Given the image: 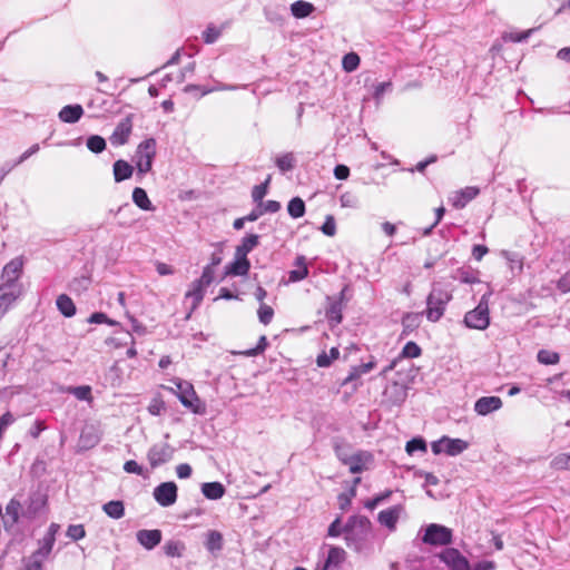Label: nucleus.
<instances>
[{
	"instance_id": "obj_63",
	"label": "nucleus",
	"mask_w": 570,
	"mask_h": 570,
	"mask_svg": "<svg viewBox=\"0 0 570 570\" xmlns=\"http://www.w3.org/2000/svg\"><path fill=\"white\" fill-rule=\"evenodd\" d=\"M557 288L562 293L570 292V272L562 275L557 282Z\"/></svg>"
},
{
	"instance_id": "obj_30",
	"label": "nucleus",
	"mask_w": 570,
	"mask_h": 570,
	"mask_svg": "<svg viewBox=\"0 0 570 570\" xmlns=\"http://www.w3.org/2000/svg\"><path fill=\"white\" fill-rule=\"evenodd\" d=\"M132 202L137 207H139L142 210H154L155 207L153 206L146 190L141 187H135L132 190Z\"/></svg>"
},
{
	"instance_id": "obj_51",
	"label": "nucleus",
	"mask_w": 570,
	"mask_h": 570,
	"mask_svg": "<svg viewBox=\"0 0 570 570\" xmlns=\"http://www.w3.org/2000/svg\"><path fill=\"white\" fill-rule=\"evenodd\" d=\"M321 230L326 236L333 237L336 234V222L332 215H327L323 225L321 226Z\"/></svg>"
},
{
	"instance_id": "obj_37",
	"label": "nucleus",
	"mask_w": 570,
	"mask_h": 570,
	"mask_svg": "<svg viewBox=\"0 0 570 570\" xmlns=\"http://www.w3.org/2000/svg\"><path fill=\"white\" fill-rule=\"evenodd\" d=\"M295 265L297 266L296 269H293L289 272V281L291 282H299L307 277L308 275V268L305 264V257L298 256L296 258Z\"/></svg>"
},
{
	"instance_id": "obj_20",
	"label": "nucleus",
	"mask_w": 570,
	"mask_h": 570,
	"mask_svg": "<svg viewBox=\"0 0 570 570\" xmlns=\"http://www.w3.org/2000/svg\"><path fill=\"white\" fill-rule=\"evenodd\" d=\"M479 195V188L476 187H465L455 193L452 204L455 208L461 209L466 206L469 202L474 199Z\"/></svg>"
},
{
	"instance_id": "obj_12",
	"label": "nucleus",
	"mask_w": 570,
	"mask_h": 570,
	"mask_svg": "<svg viewBox=\"0 0 570 570\" xmlns=\"http://www.w3.org/2000/svg\"><path fill=\"white\" fill-rule=\"evenodd\" d=\"M439 558L450 570H470L468 559L458 549L446 548L439 554Z\"/></svg>"
},
{
	"instance_id": "obj_3",
	"label": "nucleus",
	"mask_w": 570,
	"mask_h": 570,
	"mask_svg": "<svg viewBox=\"0 0 570 570\" xmlns=\"http://www.w3.org/2000/svg\"><path fill=\"white\" fill-rule=\"evenodd\" d=\"M492 291L484 293L475 308L469 311L464 315L463 323L468 328L485 330L490 325L489 301Z\"/></svg>"
},
{
	"instance_id": "obj_35",
	"label": "nucleus",
	"mask_w": 570,
	"mask_h": 570,
	"mask_svg": "<svg viewBox=\"0 0 570 570\" xmlns=\"http://www.w3.org/2000/svg\"><path fill=\"white\" fill-rule=\"evenodd\" d=\"M314 6L309 2L298 0L292 3L291 11L295 18L302 19L308 17L314 11Z\"/></svg>"
},
{
	"instance_id": "obj_34",
	"label": "nucleus",
	"mask_w": 570,
	"mask_h": 570,
	"mask_svg": "<svg viewBox=\"0 0 570 570\" xmlns=\"http://www.w3.org/2000/svg\"><path fill=\"white\" fill-rule=\"evenodd\" d=\"M478 274L471 267H461L456 269L454 278L464 284H475L480 282Z\"/></svg>"
},
{
	"instance_id": "obj_55",
	"label": "nucleus",
	"mask_w": 570,
	"mask_h": 570,
	"mask_svg": "<svg viewBox=\"0 0 570 570\" xmlns=\"http://www.w3.org/2000/svg\"><path fill=\"white\" fill-rule=\"evenodd\" d=\"M392 90V82L391 81H383L377 83L374 87L373 97L376 101H380L385 92Z\"/></svg>"
},
{
	"instance_id": "obj_21",
	"label": "nucleus",
	"mask_w": 570,
	"mask_h": 570,
	"mask_svg": "<svg viewBox=\"0 0 570 570\" xmlns=\"http://www.w3.org/2000/svg\"><path fill=\"white\" fill-rule=\"evenodd\" d=\"M83 115V108L76 105H67L59 111V119L62 122L75 124L77 122Z\"/></svg>"
},
{
	"instance_id": "obj_6",
	"label": "nucleus",
	"mask_w": 570,
	"mask_h": 570,
	"mask_svg": "<svg viewBox=\"0 0 570 570\" xmlns=\"http://www.w3.org/2000/svg\"><path fill=\"white\" fill-rule=\"evenodd\" d=\"M453 540V531L439 523H430L425 527L422 541L430 546H448Z\"/></svg>"
},
{
	"instance_id": "obj_47",
	"label": "nucleus",
	"mask_w": 570,
	"mask_h": 570,
	"mask_svg": "<svg viewBox=\"0 0 570 570\" xmlns=\"http://www.w3.org/2000/svg\"><path fill=\"white\" fill-rule=\"evenodd\" d=\"M269 180L271 178L268 177L263 184L254 186L252 190V198L255 203H263V198L267 194Z\"/></svg>"
},
{
	"instance_id": "obj_36",
	"label": "nucleus",
	"mask_w": 570,
	"mask_h": 570,
	"mask_svg": "<svg viewBox=\"0 0 570 570\" xmlns=\"http://www.w3.org/2000/svg\"><path fill=\"white\" fill-rule=\"evenodd\" d=\"M275 165L282 173H287L294 169L296 158L293 153H285L275 158Z\"/></svg>"
},
{
	"instance_id": "obj_26",
	"label": "nucleus",
	"mask_w": 570,
	"mask_h": 570,
	"mask_svg": "<svg viewBox=\"0 0 570 570\" xmlns=\"http://www.w3.org/2000/svg\"><path fill=\"white\" fill-rule=\"evenodd\" d=\"M224 546L223 534L217 530H209L206 534L205 547L210 553L222 551Z\"/></svg>"
},
{
	"instance_id": "obj_46",
	"label": "nucleus",
	"mask_w": 570,
	"mask_h": 570,
	"mask_svg": "<svg viewBox=\"0 0 570 570\" xmlns=\"http://www.w3.org/2000/svg\"><path fill=\"white\" fill-rule=\"evenodd\" d=\"M538 362L546 365L557 364L560 360V356L556 352L540 350L537 355Z\"/></svg>"
},
{
	"instance_id": "obj_15",
	"label": "nucleus",
	"mask_w": 570,
	"mask_h": 570,
	"mask_svg": "<svg viewBox=\"0 0 570 570\" xmlns=\"http://www.w3.org/2000/svg\"><path fill=\"white\" fill-rule=\"evenodd\" d=\"M503 403L499 396H482L474 403V411L482 416L499 411Z\"/></svg>"
},
{
	"instance_id": "obj_4",
	"label": "nucleus",
	"mask_w": 570,
	"mask_h": 570,
	"mask_svg": "<svg viewBox=\"0 0 570 570\" xmlns=\"http://www.w3.org/2000/svg\"><path fill=\"white\" fill-rule=\"evenodd\" d=\"M156 146L154 138H147L137 146L132 160L139 175H145L151 170L156 157Z\"/></svg>"
},
{
	"instance_id": "obj_5",
	"label": "nucleus",
	"mask_w": 570,
	"mask_h": 570,
	"mask_svg": "<svg viewBox=\"0 0 570 570\" xmlns=\"http://www.w3.org/2000/svg\"><path fill=\"white\" fill-rule=\"evenodd\" d=\"M176 395L180 403L189 409L193 413L202 414L205 411V405L197 396L191 383L183 380L175 381Z\"/></svg>"
},
{
	"instance_id": "obj_49",
	"label": "nucleus",
	"mask_w": 570,
	"mask_h": 570,
	"mask_svg": "<svg viewBox=\"0 0 570 570\" xmlns=\"http://www.w3.org/2000/svg\"><path fill=\"white\" fill-rule=\"evenodd\" d=\"M405 450L410 455L417 451L426 452V443L422 438H414L406 443Z\"/></svg>"
},
{
	"instance_id": "obj_10",
	"label": "nucleus",
	"mask_w": 570,
	"mask_h": 570,
	"mask_svg": "<svg viewBox=\"0 0 570 570\" xmlns=\"http://www.w3.org/2000/svg\"><path fill=\"white\" fill-rule=\"evenodd\" d=\"M132 115H127L125 118H122L114 129L111 136L109 137V140L111 145L114 146H122L127 144L131 131H132Z\"/></svg>"
},
{
	"instance_id": "obj_60",
	"label": "nucleus",
	"mask_w": 570,
	"mask_h": 570,
	"mask_svg": "<svg viewBox=\"0 0 570 570\" xmlns=\"http://www.w3.org/2000/svg\"><path fill=\"white\" fill-rule=\"evenodd\" d=\"M219 35L220 32L215 27H208L203 32V38L206 43H214L218 39Z\"/></svg>"
},
{
	"instance_id": "obj_58",
	"label": "nucleus",
	"mask_w": 570,
	"mask_h": 570,
	"mask_svg": "<svg viewBox=\"0 0 570 570\" xmlns=\"http://www.w3.org/2000/svg\"><path fill=\"white\" fill-rule=\"evenodd\" d=\"M214 276H215V271H214L213 266L207 265L204 267L202 276L197 281L208 287L213 283Z\"/></svg>"
},
{
	"instance_id": "obj_33",
	"label": "nucleus",
	"mask_w": 570,
	"mask_h": 570,
	"mask_svg": "<svg viewBox=\"0 0 570 570\" xmlns=\"http://www.w3.org/2000/svg\"><path fill=\"white\" fill-rule=\"evenodd\" d=\"M102 510L108 517L112 519H120L125 515L124 502L119 500H114L105 503L102 505Z\"/></svg>"
},
{
	"instance_id": "obj_25",
	"label": "nucleus",
	"mask_w": 570,
	"mask_h": 570,
	"mask_svg": "<svg viewBox=\"0 0 570 570\" xmlns=\"http://www.w3.org/2000/svg\"><path fill=\"white\" fill-rule=\"evenodd\" d=\"M115 181L120 183L132 176L134 167L126 160L119 159L114 163Z\"/></svg>"
},
{
	"instance_id": "obj_48",
	"label": "nucleus",
	"mask_w": 570,
	"mask_h": 570,
	"mask_svg": "<svg viewBox=\"0 0 570 570\" xmlns=\"http://www.w3.org/2000/svg\"><path fill=\"white\" fill-rule=\"evenodd\" d=\"M551 466L556 470H570V453H562L554 456Z\"/></svg>"
},
{
	"instance_id": "obj_40",
	"label": "nucleus",
	"mask_w": 570,
	"mask_h": 570,
	"mask_svg": "<svg viewBox=\"0 0 570 570\" xmlns=\"http://www.w3.org/2000/svg\"><path fill=\"white\" fill-rule=\"evenodd\" d=\"M340 356V351L337 347H332L330 353L322 352L317 355L316 364L318 367H328L334 360H337Z\"/></svg>"
},
{
	"instance_id": "obj_9",
	"label": "nucleus",
	"mask_w": 570,
	"mask_h": 570,
	"mask_svg": "<svg viewBox=\"0 0 570 570\" xmlns=\"http://www.w3.org/2000/svg\"><path fill=\"white\" fill-rule=\"evenodd\" d=\"M155 501L164 507H170L177 501V485L175 482H163L154 489Z\"/></svg>"
},
{
	"instance_id": "obj_44",
	"label": "nucleus",
	"mask_w": 570,
	"mask_h": 570,
	"mask_svg": "<svg viewBox=\"0 0 570 570\" xmlns=\"http://www.w3.org/2000/svg\"><path fill=\"white\" fill-rule=\"evenodd\" d=\"M360 57L355 52H348L343 57L342 66L346 72H352L360 66Z\"/></svg>"
},
{
	"instance_id": "obj_43",
	"label": "nucleus",
	"mask_w": 570,
	"mask_h": 570,
	"mask_svg": "<svg viewBox=\"0 0 570 570\" xmlns=\"http://www.w3.org/2000/svg\"><path fill=\"white\" fill-rule=\"evenodd\" d=\"M86 145L87 148L95 154H99L106 149V140L98 135L88 137Z\"/></svg>"
},
{
	"instance_id": "obj_42",
	"label": "nucleus",
	"mask_w": 570,
	"mask_h": 570,
	"mask_svg": "<svg viewBox=\"0 0 570 570\" xmlns=\"http://www.w3.org/2000/svg\"><path fill=\"white\" fill-rule=\"evenodd\" d=\"M422 353L421 347L415 342H407L402 348L401 354L397 356L401 358H415L419 357Z\"/></svg>"
},
{
	"instance_id": "obj_18",
	"label": "nucleus",
	"mask_w": 570,
	"mask_h": 570,
	"mask_svg": "<svg viewBox=\"0 0 570 570\" xmlns=\"http://www.w3.org/2000/svg\"><path fill=\"white\" fill-rule=\"evenodd\" d=\"M21 295V285H1L0 303L6 312L12 306L16 299Z\"/></svg>"
},
{
	"instance_id": "obj_11",
	"label": "nucleus",
	"mask_w": 570,
	"mask_h": 570,
	"mask_svg": "<svg viewBox=\"0 0 570 570\" xmlns=\"http://www.w3.org/2000/svg\"><path fill=\"white\" fill-rule=\"evenodd\" d=\"M56 539L52 538V534H45L41 540H39V548L31 556V564L36 570H41L42 562L49 557L52 551Z\"/></svg>"
},
{
	"instance_id": "obj_27",
	"label": "nucleus",
	"mask_w": 570,
	"mask_h": 570,
	"mask_svg": "<svg viewBox=\"0 0 570 570\" xmlns=\"http://www.w3.org/2000/svg\"><path fill=\"white\" fill-rule=\"evenodd\" d=\"M259 244V236L256 234H249L245 236L242 243L236 247L235 256L247 255Z\"/></svg>"
},
{
	"instance_id": "obj_22",
	"label": "nucleus",
	"mask_w": 570,
	"mask_h": 570,
	"mask_svg": "<svg viewBox=\"0 0 570 570\" xmlns=\"http://www.w3.org/2000/svg\"><path fill=\"white\" fill-rule=\"evenodd\" d=\"M206 288L207 286L202 284L197 279L191 283L190 288L187 291L185 295L186 299H191V311L196 309L200 305Z\"/></svg>"
},
{
	"instance_id": "obj_59",
	"label": "nucleus",
	"mask_w": 570,
	"mask_h": 570,
	"mask_svg": "<svg viewBox=\"0 0 570 570\" xmlns=\"http://www.w3.org/2000/svg\"><path fill=\"white\" fill-rule=\"evenodd\" d=\"M344 534V527L341 524V519L336 518L328 527L327 534L330 537L336 538L341 534Z\"/></svg>"
},
{
	"instance_id": "obj_52",
	"label": "nucleus",
	"mask_w": 570,
	"mask_h": 570,
	"mask_svg": "<svg viewBox=\"0 0 570 570\" xmlns=\"http://www.w3.org/2000/svg\"><path fill=\"white\" fill-rule=\"evenodd\" d=\"M340 203L344 208H355L358 205V199L353 193L346 191L340 196Z\"/></svg>"
},
{
	"instance_id": "obj_45",
	"label": "nucleus",
	"mask_w": 570,
	"mask_h": 570,
	"mask_svg": "<svg viewBox=\"0 0 570 570\" xmlns=\"http://www.w3.org/2000/svg\"><path fill=\"white\" fill-rule=\"evenodd\" d=\"M68 392L80 401L91 400V387L89 385H80L69 387Z\"/></svg>"
},
{
	"instance_id": "obj_41",
	"label": "nucleus",
	"mask_w": 570,
	"mask_h": 570,
	"mask_svg": "<svg viewBox=\"0 0 570 570\" xmlns=\"http://www.w3.org/2000/svg\"><path fill=\"white\" fill-rule=\"evenodd\" d=\"M420 325V315L407 313L402 318L403 334H409Z\"/></svg>"
},
{
	"instance_id": "obj_19",
	"label": "nucleus",
	"mask_w": 570,
	"mask_h": 570,
	"mask_svg": "<svg viewBox=\"0 0 570 570\" xmlns=\"http://www.w3.org/2000/svg\"><path fill=\"white\" fill-rule=\"evenodd\" d=\"M346 559V552L341 547H330L324 570H336Z\"/></svg>"
},
{
	"instance_id": "obj_13",
	"label": "nucleus",
	"mask_w": 570,
	"mask_h": 570,
	"mask_svg": "<svg viewBox=\"0 0 570 570\" xmlns=\"http://www.w3.org/2000/svg\"><path fill=\"white\" fill-rule=\"evenodd\" d=\"M22 266L23 263L21 258L17 257L11 259L2 269L1 285H20L18 279L22 273Z\"/></svg>"
},
{
	"instance_id": "obj_39",
	"label": "nucleus",
	"mask_w": 570,
	"mask_h": 570,
	"mask_svg": "<svg viewBox=\"0 0 570 570\" xmlns=\"http://www.w3.org/2000/svg\"><path fill=\"white\" fill-rule=\"evenodd\" d=\"M186 547L184 544V542L179 541V540H168L165 544H164V551L166 553V556L168 557H177V558H180L185 551Z\"/></svg>"
},
{
	"instance_id": "obj_64",
	"label": "nucleus",
	"mask_w": 570,
	"mask_h": 570,
	"mask_svg": "<svg viewBox=\"0 0 570 570\" xmlns=\"http://www.w3.org/2000/svg\"><path fill=\"white\" fill-rule=\"evenodd\" d=\"M261 209L264 213H277L281 209V204L276 200H267L259 204Z\"/></svg>"
},
{
	"instance_id": "obj_17",
	"label": "nucleus",
	"mask_w": 570,
	"mask_h": 570,
	"mask_svg": "<svg viewBox=\"0 0 570 570\" xmlns=\"http://www.w3.org/2000/svg\"><path fill=\"white\" fill-rule=\"evenodd\" d=\"M137 541L147 550L154 549L161 541V531L158 529L139 530L136 533Z\"/></svg>"
},
{
	"instance_id": "obj_14",
	"label": "nucleus",
	"mask_w": 570,
	"mask_h": 570,
	"mask_svg": "<svg viewBox=\"0 0 570 570\" xmlns=\"http://www.w3.org/2000/svg\"><path fill=\"white\" fill-rule=\"evenodd\" d=\"M326 302L325 317L330 327L334 328L343 321V305L340 299H332V296H326Z\"/></svg>"
},
{
	"instance_id": "obj_2",
	"label": "nucleus",
	"mask_w": 570,
	"mask_h": 570,
	"mask_svg": "<svg viewBox=\"0 0 570 570\" xmlns=\"http://www.w3.org/2000/svg\"><path fill=\"white\" fill-rule=\"evenodd\" d=\"M451 299V292L442 287L433 286L426 297V318L433 323L438 322L443 316L445 307Z\"/></svg>"
},
{
	"instance_id": "obj_53",
	"label": "nucleus",
	"mask_w": 570,
	"mask_h": 570,
	"mask_svg": "<svg viewBox=\"0 0 570 570\" xmlns=\"http://www.w3.org/2000/svg\"><path fill=\"white\" fill-rule=\"evenodd\" d=\"M239 88H240V86L226 85V83L216 81V85L214 87L204 88L200 96H206L214 91L237 90Z\"/></svg>"
},
{
	"instance_id": "obj_57",
	"label": "nucleus",
	"mask_w": 570,
	"mask_h": 570,
	"mask_svg": "<svg viewBox=\"0 0 570 570\" xmlns=\"http://www.w3.org/2000/svg\"><path fill=\"white\" fill-rule=\"evenodd\" d=\"M267 345H268V342H267L266 336L262 335L258 340L257 345L254 348H250V350L244 352V354L247 356H255V355L262 354L266 350Z\"/></svg>"
},
{
	"instance_id": "obj_28",
	"label": "nucleus",
	"mask_w": 570,
	"mask_h": 570,
	"mask_svg": "<svg viewBox=\"0 0 570 570\" xmlns=\"http://www.w3.org/2000/svg\"><path fill=\"white\" fill-rule=\"evenodd\" d=\"M100 442V436L94 428H86L81 431L79 443L82 449L89 450Z\"/></svg>"
},
{
	"instance_id": "obj_38",
	"label": "nucleus",
	"mask_w": 570,
	"mask_h": 570,
	"mask_svg": "<svg viewBox=\"0 0 570 570\" xmlns=\"http://www.w3.org/2000/svg\"><path fill=\"white\" fill-rule=\"evenodd\" d=\"M305 203L301 197H294L287 205L288 215L292 218H301L305 214Z\"/></svg>"
},
{
	"instance_id": "obj_23",
	"label": "nucleus",
	"mask_w": 570,
	"mask_h": 570,
	"mask_svg": "<svg viewBox=\"0 0 570 570\" xmlns=\"http://www.w3.org/2000/svg\"><path fill=\"white\" fill-rule=\"evenodd\" d=\"M250 263L245 256H235V261L226 266V275L244 276L247 275Z\"/></svg>"
},
{
	"instance_id": "obj_31",
	"label": "nucleus",
	"mask_w": 570,
	"mask_h": 570,
	"mask_svg": "<svg viewBox=\"0 0 570 570\" xmlns=\"http://www.w3.org/2000/svg\"><path fill=\"white\" fill-rule=\"evenodd\" d=\"M501 255L508 261L512 273L520 274L523 271L524 257L521 254L515 252L503 250Z\"/></svg>"
},
{
	"instance_id": "obj_54",
	"label": "nucleus",
	"mask_w": 570,
	"mask_h": 570,
	"mask_svg": "<svg viewBox=\"0 0 570 570\" xmlns=\"http://www.w3.org/2000/svg\"><path fill=\"white\" fill-rule=\"evenodd\" d=\"M67 535L75 541H78V540L85 538L86 531H85L83 525H81V524L69 525V528L67 530Z\"/></svg>"
},
{
	"instance_id": "obj_7",
	"label": "nucleus",
	"mask_w": 570,
	"mask_h": 570,
	"mask_svg": "<svg viewBox=\"0 0 570 570\" xmlns=\"http://www.w3.org/2000/svg\"><path fill=\"white\" fill-rule=\"evenodd\" d=\"M341 462L348 466L350 472L353 474L362 473L371 468L373 464V455L367 451H357L351 455L337 453Z\"/></svg>"
},
{
	"instance_id": "obj_29",
	"label": "nucleus",
	"mask_w": 570,
	"mask_h": 570,
	"mask_svg": "<svg viewBox=\"0 0 570 570\" xmlns=\"http://www.w3.org/2000/svg\"><path fill=\"white\" fill-rule=\"evenodd\" d=\"M58 311L65 317H72L76 314V305L67 294H61L56 299Z\"/></svg>"
},
{
	"instance_id": "obj_24",
	"label": "nucleus",
	"mask_w": 570,
	"mask_h": 570,
	"mask_svg": "<svg viewBox=\"0 0 570 570\" xmlns=\"http://www.w3.org/2000/svg\"><path fill=\"white\" fill-rule=\"evenodd\" d=\"M226 492L220 482H205L202 484V493L208 500H219Z\"/></svg>"
},
{
	"instance_id": "obj_62",
	"label": "nucleus",
	"mask_w": 570,
	"mask_h": 570,
	"mask_svg": "<svg viewBox=\"0 0 570 570\" xmlns=\"http://www.w3.org/2000/svg\"><path fill=\"white\" fill-rule=\"evenodd\" d=\"M39 149H40L39 145L33 144L30 148H28L24 153H22V155L16 161H12L11 164H16V166L20 165L21 163L27 160L29 157L37 154L39 151Z\"/></svg>"
},
{
	"instance_id": "obj_56",
	"label": "nucleus",
	"mask_w": 570,
	"mask_h": 570,
	"mask_svg": "<svg viewBox=\"0 0 570 570\" xmlns=\"http://www.w3.org/2000/svg\"><path fill=\"white\" fill-rule=\"evenodd\" d=\"M124 471L127 473L146 476L144 468L139 465L135 460L126 461L124 464Z\"/></svg>"
},
{
	"instance_id": "obj_32",
	"label": "nucleus",
	"mask_w": 570,
	"mask_h": 570,
	"mask_svg": "<svg viewBox=\"0 0 570 570\" xmlns=\"http://www.w3.org/2000/svg\"><path fill=\"white\" fill-rule=\"evenodd\" d=\"M469 446L468 442L461 439H451L445 436V453L448 455L454 456L462 453Z\"/></svg>"
},
{
	"instance_id": "obj_50",
	"label": "nucleus",
	"mask_w": 570,
	"mask_h": 570,
	"mask_svg": "<svg viewBox=\"0 0 570 570\" xmlns=\"http://www.w3.org/2000/svg\"><path fill=\"white\" fill-rule=\"evenodd\" d=\"M257 314L259 322L264 325H268L273 320L274 309L271 306L262 303L257 311Z\"/></svg>"
},
{
	"instance_id": "obj_61",
	"label": "nucleus",
	"mask_w": 570,
	"mask_h": 570,
	"mask_svg": "<svg viewBox=\"0 0 570 570\" xmlns=\"http://www.w3.org/2000/svg\"><path fill=\"white\" fill-rule=\"evenodd\" d=\"M88 322L90 324H104V323H107V324H114L109 318L108 316L105 314V313H101V312H96V313H92L90 315V317L88 318Z\"/></svg>"
},
{
	"instance_id": "obj_1",
	"label": "nucleus",
	"mask_w": 570,
	"mask_h": 570,
	"mask_svg": "<svg viewBox=\"0 0 570 570\" xmlns=\"http://www.w3.org/2000/svg\"><path fill=\"white\" fill-rule=\"evenodd\" d=\"M372 523L364 515H353L344 525L346 546L360 554H370L372 552Z\"/></svg>"
},
{
	"instance_id": "obj_8",
	"label": "nucleus",
	"mask_w": 570,
	"mask_h": 570,
	"mask_svg": "<svg viewBox=\"0 0 570 570\" xmlns=\"http://www.w3.org/2000/svg\"><path fill=\"white\" fill-rule=\"evenodd\" d=\"M175 453V449L168 443L154 444L147 453V459L153 469L169 462Z\"/></svg>"
},
{
	"instance_id": "obj_16",
	"label": "nucleus",
	"mask_w": 570,
	"mask_h": 570,
	"mask_svg": "<svg viewBox=\"0 0 570 570\" xmlns=\"http://www.w3.org/2000/svg\"><path fill=\"white\" fill-rule=\"evenodd\" d=\"M403 512V507L401 504L391 507L386 510H382L379 515V522L386 527L389 530L393 531L396 528V523Z\"/></svg>"
}]
</instances>
